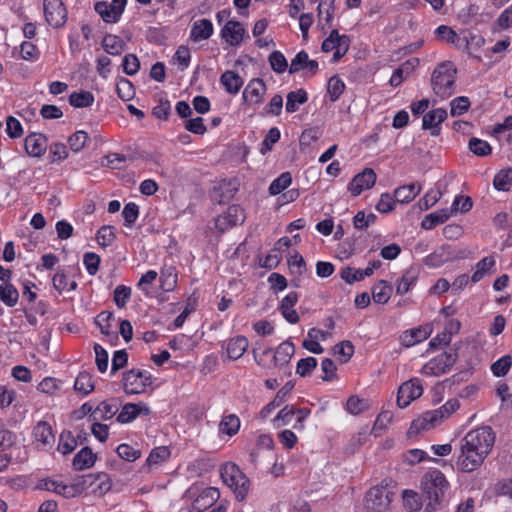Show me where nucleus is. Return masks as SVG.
<instances>
[{
	"instance_id": "obj_1",
	"label": "nucleus",
	"mask_w": 512,
	"mask_h": 512,
	"mask_svg": "<svg viewBox=\"0 0 512 512\" xmlns=\"http://www.w3.org/2000/svg\"><path fill=\"white\" fill-rule=\"evenodd\" d=\"M420 487L427 500L424 511L435 512L440 508L450 484L440 470L433 469L422 476Z\"/></svg>"
},
{
	"instance_id": "obj_2",
	"label": "nucleus",
	"mask_w": 512,
	"mask_h": 512,
	"mask_svg": "<svg viewBox=\"0 0 512 512\" xmlns=\"http://www.w3.org/2000/svg\"><path fill=\"white\" fill-rule=\"evenodd\" d=\"M456 68L450 61L442 62L433 71L431 86L433 92L441 99L452 96L455 92Z\"/></svg>"
},
{
	"instance_id": "obj_3",
	"label": "nucleus",
	"mask_w": 512,
	"mask_h": 512,
	"mask_svg": "<svg viewBox=\"0 0 512 512\" xmlns=\"http://www.w3.org/2000/svg\"><path fill=\"white\" fill-rule=\"evenodd\" d=\"M459 406L460 403L457 399H450L440 408L424 412L412 422L411 429L415 432L430 430L453 414Z\"/></svg>"
},
{
	"instance_id": "obj_4",
	"label": "nucleus",
	"mask_w": 512,
	"mask_h": 512,
	"mask_svg": "<svg viewBox=\"0 0 512 512\" xmlns=\"http://www.w3.org/2000/svg\"><path fill=\"white\" fill-rule=\"evenodd\" d=\"M220 475L223 482L233 489L238 500H243L246 497L250 481L235 463L223 464L220 468Z\"/></svg>"
},
{
	"instance_id": "obj_5",
	"label": "nucleus",
	"mask_w": 512,
	"mask_h": 512,
	"mask_svg": "<svg viewBox=\"0 0 512 512\" xmlns=\"http://www.w3.org/2000/svg\"><path fill=\"white\" fill-rule=\"evenodd\" d=\"M462 440L487 458L495 442V433L491 427L482 426L469 431Z\"/></svg>"
},
{
	"instance_id": "obj_6",
	"label": "nucleus",
	"mask_w": 512,
	"mask_h": 512,
	"mask_svg": "<svg viewBox=\"0 0 512 512\" xmlns=\"http://www.w3.org/2000/svg\"><path fill=\"white\" fill-rule=\"evenodd\" d=\"M392 495L385 486L371 487L364 498V512H388Z\"/></svg>"
},
{
	"instance_id": "obj_7",
	"label": "nucleus",
	"mask_w": 512,
	"mask_h": 512,
	"mask_svg": "<svg viewBox=\"0 0 512 512\" xmlns=\"http://www.w3.org/2000/svg\"><path fill=\"white\" fill-rule=\"evenodd\" d=\"M485 459V456L480 455L472 446L461 440L460 452L455 462L458 471L471 473L481 467Z\"/></svg>"
},
{
	"instance_id": "obj_8",
	"label": "nucleus",
	"mask_w": 512,
	"mask_h": 512,
	"mask_svg": "<svg viewBox=\"0 0 512 512\" xmlns=\"http://www.w3.org/2000/svg\"><path fill=\"white\" fill-rule=\"evenodd\" d=\"M152 384V376L148 371L131 369L123 375V386L127 394L143 393Z\"/></svg>"
},
{
	"instance_id": "obj_9",
	"label": "nucleus",
	"mask_w": 512,
	"mask_h": 512,
	"mask_svg": "<svg viewBox=\"0 0 512 512\" xmlns=\"http://www.w3.org/2000/svg\"><path fill=\"white\" fill-rule=\"evenodd\" d=\"M456 362V354L444 352L427 362L421 369L426 376H439L448 372Z\"/></svg>"
},
{
	"instance_id": "obj_10",
	"label": "nucleus",
	"mask_w": 512,
	"mask_h": 512,
	"mask_svg": "<svg viewBox=\"0 0 512 512\" xmlns=\"http://www.w3.org/2000/svg\"><path fill=\"white\" fill-rule=\"evenodd\" d=\"M44 15L47 23L54 27H62L67 20V9L62 0H44Z\"/></svg>"
},
{
	"instance_id": "obj_11",
	"label": "nucleus",
	"mask_w": 512,
	"mask_h": 512,
	"mask_svg": "<svg viewBox=\"0 0 512 512\" xmlns=\"http://www.w3.org/2000/svg\"><path fill=\"white\" fill-rule=\"evenodd\" d=\"M422 393L421 381L418 378H412L399 387L397 405L400 408H406L413 400L419 398Z\"/></svg>"
},
{
	"instance_id": "obj_12",
	"label": "nucleus",
	"mask_w": 512,
	"mask_h": 512,
	"mask_svg": "<svg viewBox=\"0 0 512 512\" xmlns=\"http://www.w3.org/2000/svg\"><path fill=\"white\" fill-rule=\"evenodd\" d=\"M126 5V0H112L111 2L101 1L95 4V11L103 21L107 23L117 22Z\"/></svg>"
},
{
	"instance_id": "obj_13",
	"label": "nucleus",
	"mask_w": 512,
	"mask_h": 512,
	"mask_svg": "<svg viewBox=\"0 0 512 512\" xmlns=\"http://www.w3.org/2000/svg\"><path fill=\"white\" fill-rule=\"evenodd\" d=\"M78 485L84 490H90L94 494L103 495L111 488L108 476L104 473L88 474L78 479Z\"/></svg>"
},
{
	"instance_id": "obj_14",
	"label": "nucleus",
	"mask_w": 512,
	"mask_h": 512,
	"mask_svg": "<svg viewBox=\"0 0 512 512\" xmlns=\"http://www.w3.org/2000/svg\"><path fill=\"white\" fill-rule=\"evenodd\" d=\"M376 173L373 169L365 168L358 173L350 182L348 189L352 196L360 195L364 190L370 189L376 182Z\"/></svg>"
},
{
	"instance_id": "obj_15",
	"label": "nucleus",
	"mask_w": 512,
	"mask_h": 512,
	"mask_svg": "<svg viewBox=\"0 0 512 512\" xmlns=\"http://www.w3.org/2000/svg\"><path fill=\"white\" fill-rule=\"evenodd\" d=\"M432 330L431 324L406 330L400 335V342L404 347H412L426 340L431 335Z\"/></svg>"
},
{
	"instance_id": "obj_16",
	"label": "nucleus",
	"mask_w": 512,
	"mask_h": 512,
	"mask_svg": "<svg viewBox=\"0 0 512 512\" xmlns=\"http://www.w3.org/2000/svg\"><path fill=\"white\" fill-rule=\"evenodd\" d=\"M246 35L243 25L234 20H229L221 30V37L231 46H239Z\"/></svg>"
},
{
	"instance_id": "obj_17",
	"label": "nucleus",
	"mask_w": 512,
	"mask_h": 512,
	"mask_svg": "<svg viewBox=\"0 0 512 512\" xmlns=\"http://www.w3.org/2000/svg\"><path fill=\"white\" fill-rule=\"evenodd\" d=\"M447 118V111L437 108L429 111L423 116L422 128L430 130L432 136H438L441 132L440 124Z\"/></svg>"
},
{
	"instance_id": "obj_18",
	"label": "nucleus",
	"mask_w": 512,
	"mask_h": 512,
	"mask_svg": "<svg viewBox=\"0 0 512 512\" xmlns=\"http://www.w3.org/2000/svg\"><path fill=\"white\" fill-rule=\"evenodd\" d=\"M220 497V492L215 487L205 488L193 501L192 512H204L210 508Z\"/></svg>"
},
{
	"instance_id": "obj_19",
	"label": "nucleus",
	"mask_w": 512,
	"mask_h": 512,
	"mask_svg": "<svg viewBox=\"0 0 512 512\" xmlns=\"http://www.w3.org/2000/svg\"><path fill=\"white\" fill-rule=\"evenodd\" d=\"M33 438L37 442V447L46 449L52 447L55 436L50 424L45 421L38 422L33 429Z\"/></svg>"
},
{
	"instance_id": "obj_20",
	"label": "nucleus",
	"mask_w": 512,
	"mask_h": 512,
	"mask_svg": "<svg viewBox=\"0 0 512 512\" xmlns=\"http://www.w3.org/2000/svg\"><path fill=\"white\" fill-rule=\"evenodd\" d=\"M266 92V85L260 78L249 82L243 91V98L249 104H260Z\"/></svg>"
},
{
	"instance_id": "obj_21",
	"label": "nucleus",
	"mask_w": 512,
	"mask_h": 512,
	"mask_svg": "<svg viewBox=\"0 0 512 512\" xmlns=\"http://www.w3.org/2000/svg\"><path fill=\"white\" fill-rule=\"evenodd\" d=\"M298 293L289 292L280 303V311L285 320L291 324H296L299 321V316L294 306L298 301Z\"/></svg>"
},
{
	"instance_id": "obj_22",
	"label": "nucleus",
	"mask_w": 512,
	"mask_h": 512,
	"mask_svg": "<svg viewBox=\"0 0 512 512\" xmlns=\"http://www.w3.org/2000/svg\"><path fill=\"white\" fill-rule=\"evenodd\" d=\"M150 409L142 403H127L122 407V410L117 416V421L120 423H129L133 421L138 415H148Z\"/></svg>"
},
{
	"instance_id": "obj_23",
	"label": "nucleus",
	"mask_w": 512,
	"mask_h": 512,
	"mask_svg": "<svg viewBox=\"0 0 512 512\" xmlns=\"http://www.w3.org/2000/svg\"><path fill=\"white\" fill-rule=\"evenodd\" d=\"M213 24L209 19H199L191 27L190 39L194 42L209 39L213 34Z\"/></svg>"
},
{
	"instance_id": "obj_24",
	"label": "nucleus",
	"mask_w": 512,
	"mask_h": 512,
	"mask_svg": "<svg viewBox=\"0 0 512 512\" xmlns=\"http://www.w3.org/2000/svg\"><path fill=\"white\" fill-rule=\"evenodd\" d=\"M25 150L32 157H40L46 150V138L42 134L32 133L25 138Z\"/></svg>"
},
{
	"instance_id": "obj_25",
	"label": "nucleus",
	"mask_w": 512,
	"mask_h": 512,
	"mask_svg": "<svg viewBox=\"0 0 512 512\" xmlns=\"http://www.w3.org/2000/svg\"><path fill=\"white\" fill-rule=\"evenodd\" d=\"M419 277V269L417 267L408 268L397 281L396 293L399 295L406 294L411 288L414 287Z\"/></svg>"
},
{
	"instance_id": "obj_26",
	"label": "nucleus",
	"mask_w": 512,
	"mask_h": 512,
	"mask_svg": "<svg viewBox=\"0 0 512 512\" xmlns=\"http://www.w3.org/2000/svg\"><path fill=\"white\" fill-rule=\"evenodd\" d=\"M295 347L290 341L282 342L274 352L273 364L275 367H283L287 365L294 355Z\"/></svg>"
},
{
	"instance_id": "obj_27",
	"label": "nucleus",
	"mask_w": 512,
	"mask_h": 512,
	"mask_svg": "<svg viewBox=\"0 0 512 512\" xmlns=\"http://www.w3.org/2000/svg\"><path fill=\"white\" fill-rule=\"evenodd\" d=\"M418 63V59L414 58L401 64L393 72L390 78V85L393 87L399 86L404 81V79H406L414 71Z\"/></svg>"
},
{
	"instance_id": "obj_28",
	"label": "nucleus",
	"mask_w": 512,
	"mask_h": 512,
	"mask_svg": "<svg viewBox=\"0 0 512 512\" xmlns=\"http://www.w3.org/2000/svg\"><path fill=\"white\" fill-rule=\"evenodd\" d=\"M248 346V340L244 336L239 335L229 339L226 345L228 357L232 360L239 359L246 352Z\"/></svg>"
},
{
	"instance_id": "obj_29",
	"label": "nucleus",
	"mask_w": 512,
	"mask_h": 512,
	"mask_svg": "<svg viewBox=\"0 0 512 512\" xmlns=\"http://www.w3.org/2000/svg\"><path fill=\"white\" fill-rule=\"evenodd\" d=\"M292 388H293V385L291 383H286L277 392L275 398L262 408V410L260 411V416L263 419H265L273 412L274 409L281 406L285 400V397L290 393Z\"/></svg>"
},
{
	"instance_id": "obj_30",
	"label": "nucleus",
	"mask_w": 512,
	"mask_h": 512,
	"mask_svg": "<svg viewBox=\"0 0 512 512\" xmlns=\"http://www.w3.org/2000/svg\"><path fill=\"white\" fill-rule=\"evenodd\" d=\"M96 461V454L89 447L82 448L73 459V467L76 470H84L92 467Z\"/></svg>"
},
{
	"instance_id": "obj_31",
	"label": "nucleus",
	"mask_w": 512,
	"mask_h": 512,
	"mask_svg": "<svg viewBox=\"0 0 512 512\" xmlns=\"http://www.w3.org/2000/svg\"><path fill=\"white\" fill-rule=\"evenodd\" d=\"M421 191V185L412 183L409 185L398 187L395 192V201L399 203L411 202Z\"/></svg>"
},
{
	"instance_id": "obj_32",
	"label": "nucleus",
	"mask_w": 512,
	"mask_h": 512,
	"mask_svg": "<svg viewBox=\"0 0 512 512\" xmlns=\"http://www.w3.org/2000/svg\"><path fill=\"white\" fill-rule=\"evenodd\" d=\"M220 82L230 94H237L243 85L242 78L234 71H226L220 77Z\"/></svg>"
},
{
	"instance_id": "obj_33",
	"label": "nucleus",
	"mask_w": 512,
	"mask_h": 512,
	"mask_svg": "<svg viewBox=\"0 0 512 512\" xmlns=\"http://www.w3.org/2000/svg\"><path fill=\"white\" fill-rule=\"evenodd\" d=\"M393 288L385 280H380L372 287V298L375 303L386 304L391 295Z\"/></svg>"
},
{
	"instance_id": "obj_34",
	"label": "nucleus",
	"mask_w": 512,
	"mask_h": 512,
	"mask_svg": "<svg viewBox=\"0 0 512 512\" xmlns=\"http://www.w3.org/2000/svg\"><path fill=\"white\" fill-rule=\"evenodd\" d=\"M451 216L449 209H441L434 213H430L424 217L421 227L425 230H431L436 225L446 222Z\"/></svg>"
},
{
	"instance_id": "obj_35",
	"label": "nucleus",
	"mask_w": 512,
	"mask_h": 512,
	"mask_svg": "<svg viewBox=\"0 0 512 512\" xmlns=\"http://www.w3.org/2000/svg\"><path fill=\"white\" fill-rule=\"evenodd\" d=\"M74 389L82 396H87L95 389V383L90 373L83 371L78 374L74 382Z\"/></svg>"
},
{
	"instance_id": "obj_36",
	"label": "nucleus",
	"mask_w": 512,
	"mask_h": 512,
	"mask_svg": "<svg viewBox=\"0 0 512 512\" xmlns=\"http://www.w3.org/2000/svg\"><path fill=\"white\" fill-rule=\"evenodd\" d=\"M404 508L409 512H419L423 506L422 497L414 490L402 492Z\"/></svg>"
},
{
	"instance_id": "obj_37",
	"label": "nucleus",
	"mask_w": 512,
	"mask_h": 512,
	"mask_svg": "<svg viewBox=\"0 0 512 512\" xmlns=\"http://www.w3.org/2000/svg\"><path fill=\"white\" fill-rule=\"evenodd\" d=\"M307 100V92L303 89L289 92L286 101V111L288 113L296 112L299 109V106L306 103Z\"/></svg>"
},
{
	"instance_id": "obj_38",
	"label": "nucleus",
	"mask_w": 512,
	"mask_h": 512,
	"mask_svg": "<svg viewBox=\"0 0 512 512\" xmlns=\"http://www.w3.org/2000/svg\"><path fill=\"white\" fill-rule=\"evenodd\" d=\"M335 0H320L318 5V19L319 22L324 21L329 27L332 25V20L335 12Z\"/></svg>"
},
{
	"instance_id": "obj_39",
	"label": "nucleus",
	"mask_w": 512,
	"mask_h": 512,
	"mask_svg": "<svg viewBox=\"0 0 512 512\" xmlns=\"http://www.w3.org/2000/svg\"><path fill=\"white\" fill-rule=\"evenodd\" d=\"M512 184V168L500 170L493 179V186L498 191H508Z\"/></svg>"
},
{
	"instance_id": "obj_40",
	"label": "nucleus",
	"mask_w": 512,
	"mask_h": 512,
	"mask_svg": "<svg viewBox=\"0 0 512 512\" xmlns=\"http://www.w3.org/2000/svg\"><path fill=\"white\" fill-rule=\"evenodd\" d=\"M103 49L110 55H119L124 50L123 40L116 35H106L102 41Z\"/></svg>"
},
{
	"instance_id": "obj_41",
	"label": "nucleus",
	"mask_w": 512,
	"mask_h": 512,
	"mask_svg": "<svg viewBox=\"0 0 512 512\" xmlns=\"http://www.w3.org/2000/svg\"><path fill=\"white\" fill-rule=\"evenodd\" d=\"M240 428V419L235 414H229L222 418L219 424V430L221 433L228 436L235 435Z\"/></svg>"
},
{
	"instance_id": "obj_42",
	"label": "nucleus",
	"mask_w": 512,
	"mask_h": 512,
	"mask_svg": "<svg viewBox=\"0 0 512 512\" xmlns=\"http://www.w3.org/2000/svg\"><path fill=\"white\" fill-rule=\"evenodd\" d=\"M94 100V95L89 91L73 92L69 96V104L75 108L90 107Z\"/></svg>"
},
{
	"instance_id": "obj_43",
	"label": "nucleus",
	"mask_w": 512,
	"mask_h": 512,
	"mask_svg": "<svg viewBox=\"0 0 512 512\" xmlns=\"http://www.w3.org/2000/svg\"><path fill=\"white\" fill-rule=\"evenodd\" d=\"M117 411H118L117 405L111 404L107 401H102L94 409L93 419L94 420H107V419L112 418L116 414Z\"/></svg>"
},
{
	"instance_id": "obj_44",
	"label": "nucleus",
	"mask_w": 512,
	"mask_h": 512,
	"mask_svg": "<svg viewBox=\"0 0 512 512\" xmlns=\"http://www.w3.org/2000/svg\"><path fill=\"white\" fill-rule=\"evenodd\" d=\"M18 298L19 293L12 284L5 283L0 285V299L4 304L13 307L16 305Z\"/></svg>"
},
{
	"instance_id": "obj_45",
	"label": "nucleus",
	"mask_w": 512,
	"mask_h": 512,
	"mask_svg": "<svg viewBox=\"0 0 512 512\" xmlns=\"http://www.w3.org/2000/svg\"><path fill=\"white\" fill-rule=\"evenodd\" d=\"M344 39L350 40L347 35H340L337 29H333L330 35L323 41L321 46L322 51L327 53L337 49Z\"/></svg>"
},
{
	"instance_id": "obj_46",
	"label": "nucleus",
	"mask_w": 512,
	"mask_h": 512,
	"mask_svg": "<svg viewBox=\"0 0 512 512\" xmlns=\"http://www.w3.org/2000/svg\"><path fill=\"white\" fill-rule=\"evenodd\" d=\"M160 287L162 290L172 291L177 283V274L172 267L163 269L160 273Z\"/></svg>"
},
{
	"instance_id": "obj_47",
	"label": "nucleus",
	"mask_w": 512,
	"mask_h": 512,
	"mask_svg": "<svg viewBox=\"0 0 512 512\" xmlns=\"http://www.w3.org/2000/svg\"><path fill=\"white\" fill-rule=\"evenodd\" d=\"M345 89L344 82L337 76H333L329 79L327 85V94L331 102H335L339 99Z\"/></svg>"
},
{
	"instance_id": "obj_48",
	"label": "nucleus",
	"mask_w": 512,
	"mask_h": 512,
	"mask_svg": "<svg viewBox=\"0 0 512 512\" xmlns=\"http://www.w3.org/2000/svg\"><path fill=\"white\" fill-rule=\"evenodd\" d=\"M116 92L120 99L129 101L135 96V89L131 81L121 78L116 84Z\"/></svg>"
},
{
	"instance_id": "obj_49",
	"label": "nucleus",
	"mask_w": 512,
	"mask_h": 512,
	"mask_svg": "<svg viewBox=\"0 0 512 512\" xmlns=\"http://www.w3.org/2000/svg\"><path fill=\"white\" fill-rule=\"evenodd\" d=\"M494 265L495 260L493 257H484L476 264V270L471 277V281L474 283L479 282Z\"/></svg>"
},
{
	"instance_id": "obj_50",
	"label": "nucleus",
	"mask_w": 512,
	"mask_h": 512,
	"mask_svg": "<svg viewBox=\"0 0 512 512\" xmlns=\"http://www.w3.org/2000/svg\"><path fill=\"white\" fill-rule=\"evenodd\" d=\"M292 182V177L289 172H284L278 176L269 186V192L271 195L280 194L286 189Z\"/></svg>"
},
{
	"instance_id": "obj_51",
	"label": "nucleus",
	"mask_w": 512,
	"mask_h": 512,
	"mask_svg": "<svg viewBox=\"0 0 512 512\" xmlns=\"http://www.w3.org/2000/svg\"><path fill=\"white\" fill-rule=\"evenodd\" d=\"M435 34L438 40L454 45H457L460 39L457 33L451 27L446 25H440L437 27Z\"/></svg>"
},
{
	"instance_id": "obj_52",
	"label": "nucleus",
	"mask_w": 512,
	"mask_h": 512,
	"mask_svg": "<svg viewBox=\"0 0 512 512\" xmlns=\"http://www.w3.org/2000/svg\"><path fill=\"white\" fill-rule=\"evenodd\" d=\"M512 365V358L510 355H505L499 358L491 365L493 375L497 377L505 376L510 370Z\"/></svg>"
},
{
	"instance_id": "obj_53",
	"label": "nucleus",
	"mask_w": 512,
	"mask_h": 512,
	"mask_svg": "<svg viewBox=\"0 0 512 512\" xmlns=\"http://www.w3.org/2000/svg\"><path fill=\"white\" fill-rule=\"evenodd\" d=\"M469 108L470 100L465 96L456 97L450 102V114L453 117L464 114Z\"/></svg>"
},
{
	"instance_id": "obj_54",
	"label": "nucleus",
	"mask_w": 512,
	"mask_h": 512,
	"mask_svg": "<svg viewBox=\"0 0 512 512\" xmlns=\"http://www.w3.org/2000/svg\"><path fill=\"white\" fill-rule=\"evenodd\" d=\"M469 149L475 155L484 157L491 154L492 148L487 141L472 137L469 140Z\"/></svg>"
},
{
	"instance_id": "obj_55",
	"label": "nucleus",
	"mask_w": 512,
	"mask_h": 512,
	"mask_svg": "<svg viewBox=\"0 0 512 512\" xmlns=\"http://www.w3.org/2000/svg\"><path fill=\"white\" fill-rule=\"evenodd\" d=\"M427 459L434 462L438 461L437 459L430 458L425 451L416 448L408 450L403 456V461L409 465H415Z\"/></svg>"
},
{
	"instance_id": "obj_56",
	"label": "nucleus",
	"mask_w": 512,
	"mask_h": 512,
	"mask_svg": "<svg viewBox=\"0 0 512 512\" xmlns=\"http://www.w3.org/2000/svg\"><path fill=\"white\" fill-rule=\"evenodd\" d=\"M116 452L120 458L129 462H134L141 457V451L139 449H136L126 443L120 444L117 447Z\"/></svg>"
},
{
	"instance_id": "obj_57",
	"label": "nucleus",
	"mask_w": 512,
	"mask_h": 512,
	"mask_svg": "<svg viewBox=\"0 0 512 512\" xmlns=\"http://www.w3.org/2000/svg\"><path fill=\"white\" fill-rule=\"evenodd\" d=\"M169 456H170V451L168 450L167 447H165V446L156 447L150 452L148 458L146 459V464L149 467H151L153 465H157V464L165 461L166 459H168Z\"/></svg>"
},
{
	"instance_id": "obj_58",
	"label": "nucleus",
	"mask_w": 512,
	"mask_h": 512,
	"mask_svg": "<svg viewBox=\"0 0 512 512\" xmlns=\"http://www.w3.org/2000/svg\"><path fill=\"white\" fill-rule=\"evenodd\" d=\"M88 139V133L80 130L68 138V143L72 151L79 152L85 147Z\"/></svg>"
},
{
	"instance_id": "obj_59",
	"label": "nucleus",
	"mask_w": 512,
	"mask_h": 512,
	"mask_svg": "<svg viewBox=\"0 0 512 512\" xmlns=\"http://www.w3.org/2000/svg\"><path fill=\"white\" fill-rule=\"evenodd\" d=\"M334 353L341 357V362L346 363L354 354L353 344L346 340L342 341L334 346Z\"/></svg>"
},
{
	"instance_id": "obj_60",
	"label": "nucleus",
	"mask_w": 512,
	"mask_h": 512,
	"mask_svg": "<svg viewBox=\"0 0 512 512\" xmlns=\"http://www.w3.org/2000/svg\"><path fill=\"white\" fill-rule=\"evenodd\" d=\"M131 297V288L125 285H118L114 290V302L118 308L126 306Z\"/></svg>"
},
{
	"instance_id": "obj_61",
	"label": "nucleus",
	"mask_w": 512,
	"mask_h": 512,
	"mask_svg": "<svg viewBox=\"0 0 512 512\" xmlns=\"http://www.w3.org/2000/svg\"><path fill=\"white\" fill-rule=\"evenodd\" d=\"M317 367V360L314 357L300 359L297 363L296 373L301 377H306Z\"/></svg>"
},
{
	"instance_id": "obj_62",
	"label": "nucleus",
	"mask_w": 512,
	"mask_h": 512,
	"mask_svg": "<svg viewBox=\"0 0 512 512\" xmlns=\"http://www.w3.org/2000/svg\"><path fill=\"white\" fill-rule=\"evenodd\" d=\"M77 446V442L71 432H62L60 435V443L58 450L64 455L71 453Z\"/></svg>"
},
{
	"instance_id": "obj_63",
	"label": "nucleus",
	"mask_w": 512,
	"mask_h": 512,
	"mask_svg": "<svg viewBox=\"0 0 512 512\" xmlns=\"http://www.w3.org/2000/svg\"><path fill=\"white\" fill-rule=\"evenodd\" d=\"M113 319V314L108 311H102L99 313L95 319L96 325L100 328L101 333L110 336L113 335L111 332V324L110 321Z\"/></svg>"
},
{
	"instance_id": "obj_64",
	"label": "nucleus",
	"mask_w": 512,
	"mask_h": 512,
	"mask_svg": "<svg viewBox=\"0 0 512 512\" xmlns=\"http://www.w3.org/2000/svg\"><path fill=\"white\" fill-rule=\"evenodd\" d=\"M269 63L272 70L276 73H283L288 67L286 58L279 51H274L270 54Z\"/></svg>"
}]
</instances>
